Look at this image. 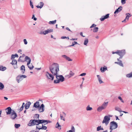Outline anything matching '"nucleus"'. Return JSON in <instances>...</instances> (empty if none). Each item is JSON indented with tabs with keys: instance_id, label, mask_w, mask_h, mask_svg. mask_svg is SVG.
Segmentation results:
<instances>
[{
	"instance_id": "nucleus-1",
	"label": "nucleus",
	"mask_w": 132,
	"mask_h": 132,
	"mask_svg": "<svg viewBox=\"0 0 132 132\" xmlns=\"http://www.w3.org/2000/svg\"><path fill=\"white\" fill-rule=\"evenodd\" d=\"M59 67L58 64L54 63L49 67V69L51 73L53 75H56L57 74V72L59 71Z\"/></svg>"
},
{
	"instance_id": "nucleus-2",
	"label": "nucleus",
	"mask_w": 132,
	"mask_h": 132,
	"mask_svg": "<svg viewBox=\"0 0 132 132\" xmlns=\"http://www.w3.org/2000/svg\"><path fill=\"white\" fill-rule=\"evenodd\" d=\"M42 121L41 120H31L29 123L28 124V126H31L35 125H38L41 123Z\"/></svg>"
},
{
	"instance_id": "nucleus-3",
	"label": "nucleus",
	"mask_w": 132,
	"mask_h": 132,
	"mask_svg": "<svg viewBox=\"0 0 132 132\" xmlns=\"http://www.w3.org/2000/svg\"><path fill=\"white\" fill-rule=\"evenodd\" d=\"M55 76L56 79L54 80V84H58L60 82H62L64 80L65 78L62 75H57V74Z\"/></svg>"
},
{
	"instance_id": "nucleus-4",
	"label": "nucleus",
	"mask_w": 132,
	"mask_h": 132,
	"mask_svg": "<svg viewBox=\"0 0 132 132\" xmlns=\"http://www.w3.org/2000/svg\"><path fill=\"white\" fill-rule=\"evenodd\" d=\"M25 61L27 62V65H28V68L30 70H32L34 68L33 65H32V66L31 67H30V65H29L30 64L31 61V59L29 57L26 56L24 59V62Z\"/></svg>"
},
{
	"instance_id": "nucleus-5",
	"label": "nucleus",
	"mask_w": 132,
	"mask_h": 132,
	"mask_svg": "<svg viewBox=\"0 0 132 132\" xmlns=\"http://www.w3.org/2000/svg\"><path fill=\"white\" fill-rule=\"evenodd\" d=\"M118 125L117 123L113 121L110 123V129L111 130L116 129L118 127Z\"/></svg>"
},
{
	"instance_id": "nucleus-6",
	"label": "nucleus",
	"mask_w": 132,
	"mask_h": 132,
	"mask_svg": "<svg viewBox=\"0 0 132 132\" xmlns=\"http://www.w3.org/2000/svg\"><path fill=\"white\" fill-rule=\"evenodd\" d=\"M27 76L25 75H18L16 78V80L18 83L21 81L23 78H26Z\"/></svg>"
},
{
	"instance_id": "nucleus-7",
	"label": "nucleus",
	"mask_w": 132,
	"mask_h": 132,
	"mask_svg": "<svg viewBox=\"0 0 132 132\" xmlns=\"http://www.w3.org/2000/svg\"><path fill=\"white\" fill-rule=\"evenodd\" d=\"M110 120V117L107 116H105L104 117L102 123H105L106 125H107L109 123Z\"/></svg>"
},
{
	"instance_id": "nucleus-8",
	"label": "nucleus",
	"mask_w": 132,
	"mask_h": 132,
	"mask_svg": "<svg viewBox=\"0 0 132 132\" xmlns=\"http://www.w3.org/2000/svg\"><path fill=\"white\" fill-rule=\"evenodd\" d=\"M54 75H52L51 73H49L48 72H45V76L48 79H51L52 80H53L54 78Z\"/></svg>"
},
{
	"instance_id": "nucleus-9",
	"label": "nucleus",
	"mask_w": 132,
	"mask_h": 132,
	"mask_svg": "<svg viewBox=\"0 0 132 132\" xmlns=\"http://www.w3.org/2000/svg\"><path fill=\"white\" fill-rule=\"evenodd\" d=\"M17 117V115L16 113L13 110H12V112L10 114V118L12 120H14Z\"/></svg>"
},
{
	"instance_id": "nucleus-10",
	"label": "nucleus",
	"mask_w": 132,
	"mask_h": 132,
	"mask_svg": "<svg viewBox=\"0 0 132 132\" xmlns=\"http://www.w3.org/2000/svg\"><path fill=\"white\" fill-rule=\"evenodd\" d=\"M12 110L10 107L7 108L6 109V114L7 115L10 114L12 112Z\"/></svg>"
},
{
	"instance_id": "nucleus-11",
	"label": "nucleus",
	"mask_w": 132,
	"mask_h": 132,
	"mask_svg": "<svg viewBox=\"0 0 132 132\" xmlns=\"http://www.w3.org/2000/svg\"><path fill=\"white\" fill-rule=\"evenodd\" d=\"M109 14H108L105 16H102L101 18L100 19V20L101 21H103L105 19L108 18L109 17Z\"/></svg>"
},
{
	"instance_id": "nucleus-12",
	"label": "nucleus",
	"mask_w": 132,
	"mask_h": 132,
	"mask_svg": "<svg viewBox=\"0 0 132 132\" xmlns=\"http://www.w3.org/2000/svg\"><path fill=\"white\" fill-rule=\"evenodd\" d=\"M126 52L125 50H119L118 55H119L123 56L125 54Z\"/></svg>"
},
{
	"instance_id": "nucleus-13",
	"label": "nucleus",
	"mask_w": 132,
	"mask_h": 132,
	"mask_svg": "<svg viewBox=\"0 0 132 132\" xmlns=\"http://www.w3.org/2000/svg\"><path fill=\"white\" fill-rule=\"evenodd\" d=\"M44 105L43 104H42L40 106L38 107L39 111L40 112H43L44 111Z\"/></svg>"
},
{
	"instance_id": "nucleus-14",
	"label": "nucleus",
	"mask_w": 132,
	"mask_h": 132,
	"mask_svg": "<svg viewBox=\"0 0 132 132\" xmlns=\"http://www.w3.org/2000/svg\"><path fill=\"white\" fill-rule=\"evenodd\" d=\"M64 59H65L66 60H68V61H72V60L69 57L67 56L66 55H63L61 56Z\"/></svg>"
},
{
	"instance_id": "nucleus-15",
	"label": "nucleus",
	"mask_w": 132,
	"mask_h": 132,
	"mask_svg": "<svg viewBox=\"0 0 132 132\" xmlns=\"http://www.w3.org/2000/svg\"><path fill=\"white\" fill-rule=\"evenodd\" d=\"M122 6L119 7L118 9H117L114 12V14L118 13L122 10Z\"/></svg>"
},
{
	"instance_id": "nucleus-16",
	"label": "nucleus",
	"mask_w": 132,
	"mask_h": 132,
	"mask_svg": "<svg viewBox=\"0 0 132 132\" xmlns=\"http://www.w3.org/2000/svg\"><path fill=\"white\" fill-rule=\"evenodd\" d=\"M25 56V55L24 54H23L22 56H20L18 59V62H24V59L22 60L21 59V58L24 57Z\"/></svg>"
},
{
	"instance_id": "nucleus-17",
	"label": "nucleus",
	"mask_w": 132,
	"mask_h": 132,
	"mask_svg": "<svg viewBox=\"0 0 132 132\" xmlns=\"http://www.w3.org/2000/svg\"><path fill=\"white\" fill-rule=\"evenodd\" d=\"M31 104V103L30 102H28L26 104L25 106V108L26 109H28L30 107Z\"/></svg>"
},
{
	"instance_id": "nucleus-18",
	"label": "nucleus",
	"mask_w": 132,
	"mask_h": 132,
	"mask_svg": "<svg viewBox=\"0 0 132 132\" xmlns=\"http://www.w3.org/2000/svg\"><path fill=\"white\" fill-rule=\"evenodd\" d=\"M39 102L38 101L36 102L34 104V107L36 108H38L39 107Z\"/></svg>"
},
{
	"instance_id": "nucleus-19",
	"label": "nucleus",
	"mask_w": 132,
	"mask_h": 132,
	"mask_svg": "<svg viewBox=\"0 0 132 132\" xmlns=\"http://www.w3.org/2000/svg\"><path fill=\"white\" fill-rule=\"evenodd\" d=\"M20 70L22 71V73H24L25 70L24 66V65H22L20 68Z\"/></svg>"
},
{
	"instance_id": "nucleus-20",
	"label": "nucleus",
	"mask_w": 132,
	"mask_h": 132,
	"mask_svg": "<svg viewBox=\"0 0 132 132\" xmlns=\"http://www.w3.org/2000/svg\"><path fill=\"white\" fill-rule=\"evenodd\" d=\"M108 102H104V103H103L102 104L101 106L102 107V108H103L104 109L106 108L107 106L108 105Z\"/></svg>"
},
{
	"instance_id": "nucleus-21",
	"label": "nucleus",
	"mask_w": 132,
	"mask_h": 132,
	"mask_svg": "<svg viewBox=\"0 0 132 132\" xmlns=\"http://www.w3.org/2000/svg\"><path fill=\"white\" fill-rule=\"evenodd\" d=\"M41 120L42 121L41 123H46V124H47L48 123L51 122V121L47 120Z\"/></svg>"
},
{
	"instance_id": "nucleus-22",
	"label": "nucleus",
	"mask_w": 132,
	"mask_h": 132,
	"mask_svg": "<svg viewBox=\"0 0 132 132\" xmlns=\"http://www.w3.org/2000/svg\"><path fill=\"white\" fill-rule=\"evenodd\" d=\"M126 16L125 18V19H127V20H128L129 17L131 16V14L129 13H126Z\"/></svg>"
},
{
	"instance_id": "nucleus-23",
	"label": "nucleus",
	"mask_w": 132,
	"mask_h": 132,
	"mask_svg": "<svg viewBox=\"0 0 132 132\" xmlns=\"http://www.w3.org/2000/svg\"><path fill=\"white\" fill-rule=\"evenodd\" d=\"M114 63L115 64H117L122 67H123V64H122V62L121 61H120L118 62H115Z\"/></svg>"
},
{
	"instance_id": "nucleus-24",
	"label": "nucleus",
	"mask_w": 132,
	"mask_h": 132,
	"mask_svg": "<svg viewBox=\"0 0 132 132\" xmlns=\"http://www.w3.org/2000/svg\"><path fill=\"white\" fill-rule=\"evenodd\" d=\"M107 70V68L106 67H101L100 69V70L101 72H104L105 70Z\"/></svg>"
},
{
	"instance_id": "nucleus-25",
	"label": "nucleus",
	"mask_w": 132,
	"mask_h": 132,
	"mask_svg": "<svg viewBox=\"0 0 132 132\" xmlns=\"http://www.w3.org/2000/svg\"><path fill=\"white\" fill-rule=\"evenodd\" d=\"M40 6H39V5L37 6H36L37 8H39L41 9L43 6L44 5V3L42 2H40L39 3Z\"/></svg>"
},
{
	"instance_id": "nucleus-26",
	"label": "nucleus",
	"mask_w": 132,
	"mask_h": 132,
	"mask_svg": "<svg viewBox=\"0 0 132 132\" xmlns=\"http://www.w3.org/2000/svg\"><path fill=\"white\" fill-rule=\"evenodd\" d=\"M75 129L73 126L71 127V130H70L67 131V132H75Z\"/></svg>"
},
{
	"instance_id": "nucleus-27",
	"label": "nucleus",
	"mask_w": 132,
	"mask_h": 132,
	"mask_svg": "<svg viewBox=\"0 0 132 132\" xmlns=\"http://www.w3.org/2000/svg\"><path fill=\"white\" fill-rule=\"evenodd\" d=\"M6 69V68L5 67H3V66H0V70L2 71H4Z\"/></svg>"
},
{
	"instance_id": "nucleus-28",
	"label": "nucleus",
	"mask_w": 132,
	"mask_h": 132,
	"mask_svg": "<svg viewBox=\"0 0 132 132\" xmlns=\"http://www.w3.org/2000/svg\"><path fill=\"white\" fill-rule=\"evenodd\" d=\"M88 42V40L87 38H85V39L84 44V45L87 46V44Z\"/></svg>"
},
{
	"instance_id": "nucleus-29",
	"label": "nucleus",
	"mask_w": 132,
	"mask_h": 132,
	"mask_svg": "<svg viewBox=\"0 0 132 132\" xmlns=\"http://www.w3.org/2000/svg\"><path fill=\"white\" fill-rule=\"evenodd\" d=\"M4 88V86L3 84L0 82V90H3Z\"/></svg>"
},
{
	"instance_id": "nucleus-30",
	"label": "nucleus",
	"mask_w": 132,
	"mask_h": 132,
	"mask_svg": "<svg viewBox=\"0 0 132 132\" xmlns=\"http://www.w3.org/2000/svg\"><path fill=\"white\" fill-rule=\"evenodd\" d=\"M115 109L116 110L120 112H122V111L121 110V109L117 106L115 107Z\"/></svg>"
},
{
	"instance_id": "nucleus-31",
	"label": "nucleus",
	"mask_w": 132,
	"mask_h": 132,
	"mask_svg": "<svg viewBox=\"0 0 132 132\" xmlns=\"http://www.w3.org/2000/svg\"><path fill=\"white\" fill-rule=\"evenodd\" d=\"M56 22V20H55L54 21H50L48 23L50 24H54Z\"/></svg>"
},
{
	"instance_id": "nucleus-32",
	"label": "nucleus",
	"mask_w": 132,
	"mask_h": 132,
	"mask_svg": "<svg viewBox=\"0 0 132 132\" xmlns=\"http://www.w3.org/2000/svg\"><path fill=\"white\" fill-rule=\"evenodd\" d=\"M126 76L127 77H128L129 78L132 77V72H130L129 73L127 74L126 75Z\"/></svg>"
},
{
	"instance_id": "nucleus-33",
	"label": "nucleus",
	"mask_w": 132,
	"mask_h": 132,
	"mask_svg": "<svg viewBox=\"0 0 132 132\" xmlns=\"http://www.w3.org/2000/svg\"><path fill=\"white\" fill-rule=\"evenodd\" d=\"M104 109L101 106H99L97 109V111L98 112H101L102 110Z\"/></svg>"
},
{
	"instance_id": "nucleus-34",
	"label": "nucleus",
	"mask_w": 132,
	"mask_h": 132,
	"mask_svg": "<svg viewBox=\"0 0 132 132\" xmlns=\"http://www.w3.org/2000/svg\"><path fill=\"white\" fill-rule=\"evenodd\" d=\"M17 61L15 60H12V62L11 63V64H17Z\"/></svg>"
},
{
	"instance_id": "nucleus-35",
	"label": "nucleus",
	"mask_w": 132,
	"mask_h": 132,
	"mask_svg": "<svg viewBox=\"0 0 132 132\" xmlns=\"http://www.w3.org/2000/svg\"><path fill=\"white\" fill-rule=\"evenodd\" d=\"M47 128V127L45 126H44L43 124H42V126L41 128H40V129H43L44 130H46Z\"/></svg>"
},
{
	"instance_id": "nucleus-36",
	"label": "nucleus",
	"mask_w": 132,
	"mask_h": 132,
	"mask_svg": "<svg viewBox=\"0 0 132 132\" xmlns=\"http://www.w3.org/2000/svg\"><path fill=\"white\" fill-rule=\"evenodd\" d=\"M86 109L87 111H91L92 109V108L90 107L89 105H88L86 107Z\"/></svg>"
},
{
	"instance_id": "nucleus-37",
	"label": "nucleus",
	"mask_w": 132,
	"mask_h": 132,
	"mask_svg": "<svg viewBox=\"0 0 132 132\" xmlns=\"http://www.w3.org/2000/svg\"><path fill=\"white\" fill-rule=\"evenodd\" d=\"M69 75H70L68 76H69V78H70L71 77L74 75V73L73 72L71 71L70 72Z\"/></svg>"
},
{
	"instance_id": "nucleus-38",
	"label": "nucleus",
	"mask_w": 132,
	"mask_h": 132,
	"mask_svg": "<svg viewBox=\"0 0 132 132\" xmlns=\"http://www.w3.org/2000/svg\"><path fill=\"white\" fill-rule=\"evenodd\" d=\"M98 27H95L93 29V31L94 32H96L98 31Z\"/></svg>"
},
{
	"instance_id": "nucleus-39",
	"label": "nucleus",
	"mask_w": 132,
	"mask_h": 132,
	"mask_svg": "<svg viewBox=\"0 0 132 132\" xmlns=\"http://www.w3.org/2000/svg\"><path fill=\"white\" fill-rule=\"evenodd\" d=\"M14 126L16 128H18L20 126V125L19 124H15Z\"/></svg>"
},
{
	"instance_id": "nucleus-40",
	"label": "nucleus",
	"mask_w": 132,
	"mask_h": 132,
	"mask_svg": "<svg viewBox=\"0 0 132 132\" xmlns=\"http://www.w3.org/2000/svg\"><path fill=\"white\" fill-rule=\"evenodd\" d=\"M40 34H42L44 35H45L46 34H47V32L46 30L44 31L43 32H41L39 33Z\"/></svg>"
},
{
	"instance_id": "nucleus-41",
	"label": "nucleus",
	"mask_w": 132,
	"mask_h": 132,
	"mask_svg": "<svg viewBox=\"0 0 132 132\" xmlns=\"http://www.w3.org/2000/svg\"><path fill=\"white\" fill-rule=\"evenodd\" d=\"M46 30L47 32V33L48 34L49 33L53 32V30L52 29H48Z\"/></svg>"
},
{
	"instance_id": "nucleus-42",
	"label": "nucleus",
	"mask_w": 132,
	"mask_h": 132,
	"mask_svg": "<svg viewBox=\"0 0 132 132\" xmlns=\"http://www.w3.org/2000/svg\"><path fill=\"white\" fill-rule=\"evenodd\" d=\"M36 129H38L39 130H40V129H40V128H41V127H42V126H41L40 125H36Z\"/></svg>"
},
{
	"instance_id": "nucleus-43",
	"label": "nucleus",
	"mask_w": 132,
	"mask_h": 132,
	"mask_svg": "<svg viewBox=\"0 0 132 132\" xmlns=\"http://www.w3.org/2000/svg\"><path fill=\"white\" fill-rule=\"evenodd\" d=\"M77 43L76 42H73L72 44V45H71L69 46H73L75 44H77Z\"/></svg>"
},
{
	"instance_id": "nucleus-44",
	"label": "nucleus",
	"mask_w": 132,
	"mask_h": 132,
	"mask_svg": "<svg viewBox=\"0 0 132 132\" xmlns=\"http://www.w3.org/2000/svg\"><path fill=\"white\" fill-rule=\"evenodd\" d=\"M101 126H98V127H97V131H99L100 130H101Z\"/></svg>"
},
{
	"instance_id": "nucleus-45",
	"label": "nucleus",
	"mask_w": 132,
	"mask_h": 132,
	"mask_svg": "<svg viewBox=\"0 0 132 132\" xmlns=\"http://www.w3.org/2000/svg\"><path fill=\"white\" fill-rule=\"evenodd\" d=\"M118 98L119 100H120L121 101V102L122 103L124 102L123 101V100L121 97L120 96H119L118 97Z\"/></svg>"
},
{
	"instance_id": "nucleus-46",
	"label": "nucleus",
	"mask_w": 132,
	"mask_h": 132,
	"mask_svg": "<svg viewBox=\"0 0 132 132\" xmlns=\"http://www.w3.org/2000/svg\"><path fill=\"white\" fill-rule=\"evenodd\" d=\"M30 6H31V8L32 9L33 8L34 6H33V5L32 2L31 1H30Z\"/></svg>"
},
{
	"instance_id": "nucleus-47",
	"label": "nucleus",
	"mask_w": 132,
	"mask_h": 132,
	"mask_svg": "<svg viewBox=\"0 0 132 132\" xmlns=\"http://www.w3.org/2000/svg\"><path fill=\"white\" fill-rule=\"evenodd\" d=\"M127 0H121V3L122 4H124L126 3V1Z\"/></svg>"
},
{
	"instance_id": "nucleus-48",
	"label": "nucleus",
	"mask_w": 132,
	"mask_h": 132,
	"mask_svg": "<svg viewBox=\"0 0 132 132\" xmlns=\"http://www.w3.org/2000/svg\"><path fill=\"white\" fill-rule=\"evenodd\" d=\"M23 42L25 45H26L27 44L28 42L26 39H23Z\"/></svg>"
},
{
	"instance_id": "nucleus-49",
	"label": "nucleus",
	"mask_w": 132,
	"mask_h": 132,
	"mask_svg": "<svg viewBox=\"0 0 132 132\" xmlns=\"http://www.w3.org/2000/svg\"><path fill=\"white\" fill-rule=\"evenodd\" d=\"M60 117H61V120H62L63 121L65 120V119L61 115V114L60 115Z\"/></svg>"
},
{
	"instance_id": "nucleus-50",
	"label": "nucleus",
	"mask_w": 132,
	"mask_h": 132,
	"mask_svg": "<svg viewBox=\"0 0 132 132\" xmlns=\"http://www.w3.org/2000/svg\"><path fill=\"white\" fill-rule=\"evenodd\" d=\"M56 126H57L56 127L59 128V127H61V126L59 125V122H57L56 124Z\"/></svg>"
},
{
	"instance_id": "nucleus-51",
	"label": "nucleus",
	"mask_w": 132,
	"mask_h": 132,
	"mask_svg": "<svg viewBox=\"0 0 132 132\" xmlns=\"http://www.w3.org/2000/svg\"><path fill=\"white\" fill-rule=\"evenodd\" d=\"M97 77L98 78V80L99 81L100 80H101V78L99 75H97Z\"/></svg>"
},
{
	"instance_id": "nucleus-52",
	"label": "nucleus",
	"mask_w": 132,
	"mask_h": 132,
	"mask_svg": "<svg viewBox=\"0 0 132 132\" xmlns=\"http://www.w3.org/2000/svg\"><path fill=\"white\" fill-rule=\"evenodd\" d=\"M118 52H119V50H117V51L116 52H112V54H118Z\"/></svg>"
},
{
	"instance_id": "nucleus-53",
	"label": "nucleus",
	"mask_w": 132,
	"mask_h": 132,
	"mask_svg": "<svg viewBox=\"0 0 132 132\" xmlns=\"http://www.w3.org/2000/svg\"><path fill=\"white\" fill-rule=\"evenodd\" d=\"M15 57L14 56V54H12L11 56V59L12 60L13 59H14Z\"/></svg>"
},
{
	"instance_id": "nucleus-54",
	"label": "nucleus",
	"mask_w": 132,
	"mask_h": 132,
	"mask_svg": "<svg viewBox=\"0 0 132 132\" xmlns=\"http://www.w3.org/2000/svg\"><path fill=\"white\" fill-rule=\"evenodd\" d=\"M96 26V25L95 24H93L90 27V28H91L93 27H95Z\"/></svg>"
},
{
	"instance_id": "nucleus-55",
	"label": "nucleus",
	"mask_w": 132,
	"mask_h": 132,
	"mask_svg": "<svg viewBox=\"0 0 132 132\" xmlns=\"http://www.w3.org/2000/svg\"><path fill=\"white\" fill-rule=\"evenodd\" d=\"M24 106L22 105L21 107V108L20 109V112L21 111L23 110V109Z\"/></svg>"
},
{
	"instance_id": "nucleus-56",
	"label": "nucleus",
	"mask_w": 132,
	"mask_h": 132,
	"mask_svg": "<svg viewBox=\"0 0 132 132\" xmlns=\"http://www.w3.org/2000/svg\"><path fill=\"white\" fill-rule=\"evenodd\" d=\"M86 75V73H84L81 74L80 76H85Z\"/></svg>"
},
{
	"instance_id": "nucleus-57",
	"label": "nucleus",
	"mask_w": 132,
	"mask_h": 132,
	"mask_svg": "<svg viewBox=\"0 0 132 132\" xmlns=\"http://www.w3.org/2000/svg\"><path fill=\"white\" fill-rule=\"evenodd\" d=\"M67 38V37L65 36H62V37H61V38L62 39H65V38Z\"/></svg>"
},
{
	"instance_id": "nucleus-58",
	"label": "nucleus",
	"mask_w": 132,
	"mask_h": 132,
	"mask_svg": "<svg viewBox=\"0 0 132 132\" xmlns=\"http://www.w3.org/2000/svg\"><path fill=\"white\" fill-rule=\"evenodd\" d=\"M14 55V56H15V57H18V56L17 54H15Z\"/></svg>"
},
{
	"instance_id": "nucleus-59",
	"label": "nucleus",
	"mask_w": 132,
	"mask_h": 132,
	"mask_svg": "<svg viewBox=\"0 0 132 132\" xmlns=\"http://www.w3.org/2000/svg\"><path fill=\"white\" fill-rule=\"evenodd\" d=\"M80 35L81 36H82L83 37H85V36H83V35H82V32H80Z\"/></svg>"
},
{
	"instance_id": "nucleus-60",
	"label": "nucleus",
	"mask_w": 132,
	"mask_h": 132,
	"mask_svg": "<svg viewBox=\"0 0 132 132\" xmlns=\"http://www.w3.org/2000/svg\"><path fill=\"white\" fill-rule=\"evenodd\" d=\"M15 66H14V68L15 69H16L17 68V64H15Z\"/></svg>"
},
{
	"instance_id": "nucleus-61",
	"label": "nucleus",
	"mask_w": 132,
	"mask_h": 132,
	"mask_svg": "<svg viewBox=\"0 0 132 132\" xmlns=\"http://www.w3.org/2000/svg\"><path fill=\"white\" fill-rule=\"evenodd\" d=\"M71 40H77V38H72V39H70Z\"/></svg>"
},
{
	"instance_id": "nucleus-62",
	"label": "nucleus",
	"mask_w": 132,
	"mask_h": 132,
	"mask_svg": "<svg viewBox=\"0 0 132 132\" xmlns=\"http://www.w3.org/2000/svg\"><path fill=\"white\" fill-rule=\"evenodd\" d=\"M22 52V50H21L20 49L18 50V52L19 53H21Z\"/></svg>"
},
{
	"instance_id": "nucleus-63",
	"label": "nucleus",
	"mask_w": 132,
	"mask_h": 132,
	"mask_svg": "<svg viewBox=\"0 0 132 132\" xmlns=\"http://www.w3.org/2000/svg\"><path fill=\"white\" fill-rule=\"evenodd\" d=\"M116 120H119V119L118 118V117L117 116H116Z\"/></svg>"
},
{
	"instance_id": "nucleus-64",
	"label": "nucleus",
	"mask_w": 132,
	"mask_h": 132,
	"mask_svg": "<svg viewBox=\"0 0 132 132\" xmlns=\"http://www.w3.org/2000/svg\"><path fill=\"white\" fill-rule=\"evenodd\" d=\"M99 82L100 83V84L103 82L102 81V80H100Z\"/></svg>"
}]
</instances>
